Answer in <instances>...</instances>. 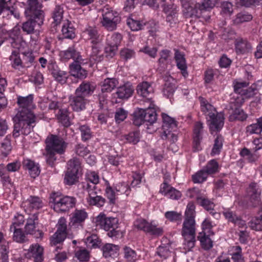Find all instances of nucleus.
Instances as JSON below:
<instances>
[{
    "mask_svg": "<svg viewBox=\"0 0 262 262\" xmlns=\"http://www.w3.org/2000/svg\"><path fill=\"white\" fill-rule=\"evenodd\" d=\"M17 102L19 107L13 118L12 136L14 138L19 137L20 134L29 135L33 130L37 118L32 112L35 107L32 94L26 97L18 96Z\"/></svg>",
    "mask_w": 262,
    "mask_h": 262,
    "instance_id": "1",
    "label": "nucleus"
},
{
    "mask_svg": "<svg viewBox=\"0 0 262 262\" xmlns=\"http://www.w3.org/2000/svg\"><path fill=\"white\" fill-rule=\"evenodd\" d=\"M195 206L189 202L185 212V219L182 225L181 235L184 238L183 249L186 252L190 251L194 247L196 239Z\"/></svg>",
    "mask_w": 262,
    "mask_h": 262,
    "instance_id": "2",
    "label": "nucleus"
},
{
    "mask_svg": "<svg viewBox=\"0 0 262 262\" xmlns=\"http://www.w3.org/2000/svg\"><path fill=\"white\" fill-rule=\"evenodd\" d=\"M95 90L94 83L84 81L76 89L73 95L70 97V105L73 111L80 112L85 108L88 102L86 97L91 96Z\"/></svg>",
    "mask_w": 262,
    "mask_h": 262,
    "instance_id": "3",
    "label": "nucleus"
},
{
    "mask_svg": "<svg viewBox=\"0 0 262 262\" xmlns=\"http://www.w3.org/2000/svg\"><path fill=\"white\" fill-rule=\"evenodd\" d=\"M60 55L63 59H72L74 60L69 67L70 72L72 76L79 79H84L86 77L88 72L80 65V63L83 61V59L75 45H73L67 50L61 51Z\"/></svg>",
    "mask_w": 262,
    "mask_h": 262,
    "instance_id": "4",
    "label": "nucleus"
},
{
    "mask_svg": "<svg viewBox=\"0 0 262 262\" xmlns=\"http://www.w3.org/2000/svg\"><path fill=\"white\" fill-rule=\"evenodd\" d=\"M201 111L206 116V119L210 122L209 128L211 134L220 132L224 125V117L221 113H217L213 105L202 96L199 97Z\"/></svg>",
    "mask_w": 262,
    "mask_h": 262,
    "instance_id": "5",
    "label": "nucleus"
},
{
    "mask_svg": "<svg viewBox=\"0 0 262 262\" xmlns=\"http://www.w3.org/2000/svg\"><path fill=\"white\" fill-rule=\"evenodd\" d=\"M67 132L63 130L58 135L50 134L46 139V150H50L59 155L63 154L68 143L66 142Z\"/></svg>",
    "mask_w": 262,
    "mask_h": 262,
    "instance_id": "6",
    "label": "nucleus"
},
{
    "mask_svg": "<svg viewBox=\"0 0 262 262\" xmlns=\"http://www.w3.org/2000/svg\"><path fill=\"white\" fill-rule=\"evenodd\" d=\"M95 223L97 226L108 231L107 235L112 238H118L122 237L123 233L117 230L118 220L116 217H107L104 214H100L96 218Z\"/></svg>",
    "mask_w": 262,
    "mask_h": 262,
    "instance_id": "7",
    "label": "nucleus"
},
{
    "mask_svg": "<svg viewBox=\"0 0 262 262\" xmlns=\"http://www.w3.org/2000/svg\"><path fill=\"white\" fill-rule=\"evenodd\" d=\"M49 202L53 204V209L55 211L66 212L74 207L76 199L73 196H62L58 192H54L50 195Z\"/></svg>",
    "mask_w": 262,
    "mask_h": 262,
    "instance_id": "8",
    "label": "nucleus"
},
{
    "mask_svg": "<svg viewBox=\"0 0 262 262\" xmlns=\"http://www.w3.org/2000/svg\"><path fill=\"white\" fill-rule=\"evenodd\" d=\"M102 13L103 18L101 23L102 26L110 31L116 30L117 25L121 21L119 13L108 6L103 7Z\"/></svg>",
    "mask_w": 262,
    "mask_h": 262,
    "instance_id": "9",
    "label": "nucleus"
},
{
    "mask_svg": "<svg viewBox=\"0 0 262 262\" xmlns=\"http://www.w3.org/2000/svg\"><path fill=\"white\" fill-rule=\"evenodd\" d=\"M42 5L38 0H27V6L25 11L26 17L44 19L45 13L42 10Z\"/></svg>",
    "mask_w": 262,
    "mask_h": 262,
    "instance_id": "10",
    "label": "nucleus"
},
{
    "mask_svg": "<svg viewBox=\"0 0 262 262\" xmlns=\"http://www.w3.org/2000/svg\"><path fill=\"white\" fill-rule=\"evenodd\" d=\"M57 227V231L50 239L52 246H55L57 244L62 242L66 237L67 226V221L64 217L59 219Z\"/></svg>",
    "mask_w": 262,
    "mask_h": 262,
    "instance_id": "11",
    "label": "nucleus"
},
{
    "mask_svg": "<svg viewBox=\"0 0 262 262\" xmlns=\"http://www.w3.org/2000/svg\"><path fill=\"white\" fill-rule=\"evenodd\" d=\"M48 70L54 79L57 82L63 84L67 82L68 73L67 72L61 70L54 61H50L48 65Z\"/></svg>",
    "mask_w": 262,
    "mask_h": 262,
    "instance_id": "12",
    "label": "nucleus"
},
{
    "mask_svg": "<svg viewBox=\"0 0 262 262\" xmlns=\"http://www.w3.org/2000/svg\"><path fill=\"white\" fill-rule=\"evenodd\" d=\"M28 19L22 24L21 29L27 34H31L38 31L37 28H40L43 24L44 19L35 18L27 17Z\"/></svg>",
    "mask_w": 262,
    "mask_h": 262,
    "instance_id": "13",
    "label": "nucleus"
},
{
    "mask_svg": "<svg viewBox=\"0 0 262 262\" xmlns=\"http://www.w3.org/2000/svg\"><path fill=\"white\" fill-rule=\"evenodd\" d=\"M248 193L253 207H257L260 204L261 190L257 183L251 182L249 185Z\"/></svg>",
    "mask_w": 262,
    "mask_h": 262,
    "instance_id": "14",
    "label": "nucleus"
},
{
    "mask_svg": "<svg viewBox=\"0 0 262 262\" xmlns=\"http://www.w3.org/2000/svg\"><path fill=\"white\" fill-rule=\"evenodd\" d=\"M88 217V214L84 210L76 209L70 217L69 226L72 228L82 227L84 221Z\"/></svg>",
    "mask_w": 262,
    "mask_h": 262,
    "instance_id": "15",
    "label": "nucleus"
},
{
    "mask_svg": "<svg viewBox=\"0 0 262 262\" xmlns=\"http://www.w3.org/2000/svg\"><path fill=\"white\" fill-rule=\"evenodd\" d=\"M183 8V13L186 18L193 16L200 17V12L199 9L196 8V4L194 6L190 0H180Z\"/></svg>",
    "mask_w": 262,
    "mask_h": 262,
    "instance_id": "16",
    "label": "nucleus"
},
{
    "mask_svg": "<svg viewBox=\"0 0 262 262\" xmlns=\"http://www.w3.org/2000/svg\"><path fill=\"white\" fill-rule=\"evenodd\" d=\"M83 35L87 39L91 40L93 45H96L102 40V36L95 26H86L83 31Z\"/></svg>",
    "mask_w": 262,
    "mask_h": 262,
    "instance_id": "17",
    "label": "nucleus"
},
{
    "mask_svg": "<svg viewBox=\"0 0 262 262\" xmlns=\"http://www.w3.org/2000/svg\"><path fill=\"white\" fill-rule=\"evenodd\" d=\"M160 192L168 198L178 200L181 198V192L169 185L166 182H163L161 185Z\"/></svg>",
    "mask_w": 262,
    "mask_h": 262,
    "instance_id": "18",
    "label": "nucleus"
},
{
    "mask_svg": "<svg viewBox=\"0 0 262 262\" xmlns=\"http://www.w3.org/2000/svg\"><path fill=\"white\" fill-rule=\"evenodd\" d=\"M165 83L163 85L162 92L163 95L169 99H171L177 89L176 81L171 76L164 77Z\"/></svg>",
    "mask_w": 262,
    "mask_h": 262,
    "instance_id": "19",
    "label": "nucleus"
},
{
    "mask_svg": "<svg viewBox=\"0 0 262 262\" xmlns=\"http://www.w3.org/2000/svg\"><path fill=\"white\" fill-rule=\"evenodd\" d=\"M134 91V89L132 84L129 82H126L117 88L115 94L119 99H127L132 96Z\"/></svg>",
    "mask_w": 262,
    "mask_h": 262,
    "instance_id": "20",
    "label": "nucleus"
},
{
    "mask_svg": "<svg viewBox=\"0 0 262 262\" xmlns=\"http://www.w3.org/2000/svg\"><path fill=\"white\" fill-rule=\"evenodd\" d=\"M197 203L207 211H210V214L214 218L218 219L220 215L219 213L214 211L215 205L210 200L204 196H198L196 198Z\"/></svg>",
    "mask_w": 262,
    "mask_h": 262,
    "instance_id": "21",
    "label": "nucleus"
},
{
    "mask_svg": "<svg viewBox=\"0 0 262 262\" xmlns=\"http://www.w3.org/2000/svg\"><path fill=\"white\" fill-rule=\"evenodd\" d=\"M136 90L138 95L148 99H151V96L154 93V89L151 83L147 81H143L138 84Z\"/></svg>",
    "mask_w": 262,
    "mask_h": 262,
    "instance_id": "22",
    "label": "nucleus"
},
{
    "mask_svg": "<svg viewBox=\"0 0 262 262\" xmlns=\"http://www.w3.org/2000/svg\"><path fill=\"white\" fill-rule=\"evenodd\" d=\"M235 52L238 54H244L250 51L251 46L250 43L245 39L237 37L234 41Z\"/></svg>",
    "mask_w": 262,
    "mask_h": 262,
    "instance_id": "23",
    "label": "nucleus"
},
{
    "mask_svg": "<svg viewBox=\"0 0 262 262\" xmlns=\"http://www.w3.org/2000/svg\"><path fill=\"white\" fill-rule=\"evenodd\" d=\"M23 167L28 169L31 177L35 178L37 177L40 172L39 167L38 164L29 159H25L23 162Z\"/></svg>",
    "mask_w": 262,
    "mask_h": 262,
    "instance_id": "24",
    "label": "nucleus"
},
{
    "mask_svg": "<svg viewBox=\"0 0 262 262\" xmlns=\"http://www.w3.org/2000/svg\"><path fill=\"white\" fill-rule=\"evenodd\" d=\"M162 117L163 120L162 129L163 132H164V134H168L170 129L177 130V124L173 118H171L166 114H162Z\"/></svg>",
    "mask_w": 262,
    "mask_h": 262,
    "instance_id": "25",
    "label": "nucleus"
},
{
    "mask_svg": "<svg viewBox=\"0 0 262 262\" xmlns=\"http://www.w3.org/2000/svg\"><path fill=\"white\" fill-rule=\"evenodd\" d=\"M62 38L72 39L76 36L75 29L71 21L68 20L63 23L62 27Z\"/></svg>",
    "mask_w": 262,
    "mask_h": 262,
    "instance_id": "26",
    "label": "nucleus"
},
{
    "mask_svg": "<svg viewBox=\"0 0 262 262\" xmlns=\"http://www.w3.org/2000/svg\"><path fill=\"white\" fill-rule=\"evenodd\" d=\"M174 59L176 60L178 68L181 70L182 74L184 77L188 75L186 71L187 66L184 55L181 53L179 50H175Z\"/></svg>",
    "mask_w": 262,
    "mask_h": 262,
    "instance_id": "27",
    "label": "nucleus"
},
{
    "mask_svg": "<svg viewBox=\"0 0 262 262\" xmlns=\"http://www.w3.org/2000/svg\"><path fill=\"white\" fill-rule=\"evenodd\" d=\"M38 220V215L35 213L30 215L27 219L25 226V232L27 234H34Z\"/></svg>",
    "mask_w": 262,
    "mask_h": 262,
    "instance_id": "28",
    "label": "nucleus"
},
{
    "mask_svg": "<svg viewBox=\"0 0 262 262\" xmlns=\"http://www.w3.org/2000/svg\"><path fill=\"white\" fill-rule=\"evenodd\" d=\"M10 231L13 232V239L14 241L19 243H24L28 241L22 229L16 228L14 225L10 226Z\"/></svg>",
    "mask_w": 262,
    "mask_h": 262,
    "instance_id": "29",
    "label": "nucleus"
},
{
    "mask_svg": "<svg viewBox=\"0 0 262 262\" xmlns=\"http://www.w3.org/2000/svg\"><path fill=\"white\" fill-rule=\"evenodd\" d=\"M70 112L67 108H59L56 117L59 122L64 127H69L71 125V118L69 116Z\"/></svg>",
    "mask_w": 262,
    "mask_h": 262,
    "instance_id": "30",
    "label": "nucleus"
},
{
    "mask_svg": "<svg viewBox=\"0 0 262 262\" xmlns=\"http://www.w3.org/2000/svg\"><path fill=\"white\" fill-rule=\"evenodd\" d=\"M118 81L115 78H106L101 83V91L103 93H108L116 86Z\"/></svg>",
    "mask_w": 262,
    "mask_h": 262,
    "instance_id": "31",
    "label": "nucleus"
},
{
    "mask_svg": "<svg viewBox=\"0 0 262 262\" xmlns=\"http://www.w3.org/2000/svg\"><path fill=\"white\" fill-rule=\"evenodd\" d=\"M103 255L106 258L114 257L117 255L118 246L112 244H106L102 248Z\"/></svg>",
    "mask_w": 262,
    "mask_h": 262,
    "instance_id": "32",
    "label": "nucleus"
},
{
    "mask_svg": "<svg viewBox=\"0 0 262 262\" xmlns=\"http://www.w3.org/2000/svg\"><path fill=\"white\" fill-rule=\"evenodd\" d=\"M144 123L146 122L149 124H152L157 120V113L154 108L149 106L148 108L143 109Z\"/></svg>",
    "mask_w": 262,
    "mask_h": 262,
    "instance_id": "33",
    "label": "nucleus"
},
{
    "mask_svg": "<svg viewBox=\"0 0 262 262\" xmlns=\"http://www.w3.org/2000/svg\"><path fill=\"white\" fill-rule=\"evenodd\" d=\"M31 209H39L42 207L43 203L40 198L38 196H30L25 203Z\"/></svg>",
    "mask_w": 262,
    "mask_h": 262,
    "instance_id": "34",
    "label": "nucleus"
},
{
    "mask_svg": "<svg viewBox=\"0 0 262 262\" xmlns=\"http://www.w3.org/2000/svg\"><path fill=\"white\" fill-rule=\"evenodd\" d=\"M216 2L217 0H203L201 3H196V8L199 9L200 16L204 12L209 11L213 8L215 6Z\"/></svg>",
    "mask_w": 262,
    "mask_h": 262,
    "instance_id": "35",
    "label": "nucleus"
},
{
    "mask_svg": "<svg viewBox=\"0 0 262 262\" xmlns=\"http://www.w3.org/2000/svg\"><path fill=\"white\" fill-rule=\"evenodd\" d=\"M82 188L88 194L87 199H94L98 196V190L94 184H90L89 183H83Z\"/></svg>",
    "mask_w": 262,
    "mask_h": 262,
    "instance_id": "36",
    "label": "nucleus"
},
{
    "mask_svg": "<svg viewBox=\"0 0 262 262\" xmlns=\"http://www.w3.org/2000/svg\"><path fill=\"white\" fill-rule=\"evenodd\" d=\"M262 132V117L257 119L255 123L248 125L246 127V132L250 135L258 134Z\"/></svg>",
    "mask_w": 262,
    "mask_h": 262,
    "instance_id": "37",
    "label": "nucleus"
},
{
    "mask_svg": "<svg viewBox=\"0 0 262 262\" xmlns=\"http://www.w3.org/2000/svg\"><path fill=\"white\" fill-rule=\"evenodd\" d=\"M232 114L229 116V120L231 121L238 120L243 121L245 120L248 116L244 112L243 110L239 108L233 109Z\"/></svg>",
    "mask_w": 262,
    "mask_h": 262,
    "instance_id": "38",
    "label": "nucleus"
},
{
    "mask_svg": "<svg viewBox=\"0 0 262 262\" xmlns=\"http://www.w3.org/2000/svg\"><path fill=\"white\" fill-rule=\"evenodd\" d=\"M198 239L201 243L202 248L204 250H208L210 249L212 246V241L208 235H206L205 233H200V235L198 236Z\"/></svg>",
    "mask_w": 262,
    "mask_h": 262,
    "instance_id": "39",
    "label": "nucleus"
},
{
    "mask_svg": "<svg viewBox=\"0 0 262 262\" xmlns=\"http://www.w3.org/2000/svg\"><path fill=\"white\" fill-rule=\"evenodd\" d=\"M224 138L221 135H217L214 139L213 146L212 147L211 155L214 156L219 155L223 147Z\"/></svg>",
    "mask_w": 262,
    "mask_h": 262,
    "instance_id": "40",
    "label": "nucleus"
},
{
    "mask_svg": "<svg viewBox=\"0 0 262 262\" xmlns=\"http://www.w3.org/2000/svg\"><path fill=\"white\" fill-rule=\"evenodd\" d=\"M126 24L130 29L133 31H137L141 30L145 25V23L143 21H141L130 17L127 19Z\"/></svg>",
    "mask_w": 262,
    "mask_h": 262,
    "instance_id": "41",
    "label": "nucleus"
},
{
    "mask_svg": "<svg viewBox=\"0 0 262 262\" xmlns=\"http://www.w3.org/2000/svg\"><path fill=\"white\" fill-rule=\"evenodd\" d=\"M67 170L78 173L81 169V162L77 158H73L68 162Z\"/></svg>",
    "mask_w": 262,
    "mask_h": 262,
    "instance_id": "42",
    "label": "nucleus"
},
{
    "mask_svg": "<svg viewBox=\"0 0 262 262\" xmlns=\"http://www.w3.org/2000/svg\"><path fill=\"white\" fill-rule=\"evenodd\" d=\"M231 251L232 252L230 255L234 262H242L244 261V258L242 254V248L239 246H233Z\"/></svg>",
    "mask_w": 262,
    "mask_h": 262,
    "instance_id": "43",
    "label": "nucleus"
},
{
    "mask_svg": "<svg viewBox=\"0 0 262 262\" xmlns=\"http://www.w3.org/2000/svg\"><path fill=\"white\" fill-rule=\"evenodd\" d=\"M124 257L127 262H135L138 258L135 250L131 248L124 246L123 247Z\"/></svg>",
    "mask_w": 262,
    "mask_h": 262,
    "instance_id": "44",
    "label": "nucleus"
},
{
    "mask_svg": "<svg viewBox=\"0 0 262 262\" xmlns=\"http://www.w3.org/2000/svg\"><path fill=\"white\" fill-rule=\"evenodd\" d=\"M15 0H0V14L5 11H10L13 13V5Z\"/></svg>",
    "mask_w": 262,
    "mask_h": 262,
    "instance_id": "45",
    "label": "nucleus"
},
{
    "mask_svg": "<svg viewBox=\"0 0 262 262\" xmlns=\"http://www.w3.org/2000/svg\"><path fill=\"white\" fill-rule=\"evenodd\" d=\"M252 15L246 11H242L237 13L235 18L234 19V23L236 24H242L247 22L252 19Z\"/></svg>",
    "mask_w": 262,
    "mask_h": 262,
    "instance_id": "46",
    "label": "nucleus"
},
{
    "mask_svg": "<svg viewBox=\"0 0 262 262\" xmlns=\"http://www.w3.org/2000/svg\"><path fill=\"white\" fill-rule=\"evenodd\" d=\"M78 128L81 133V139L83 141L90 140L92 137V132L90 127L87 125H81L78 123Z\"/></svg>",
    "mask_w": 262,
    "mask_h": 262,
    "instance_id": "47",
    "label": "nucleus"
},
{
    "mask_svg": "<svg viewBox=\"0 0 262 262\" xmlns=\"http://www.w3.org/2000/svg\"><path fill=\"white\" fill-rule=\"evenodd\" d=\"M219 164L215 160H211L203 168L207 175L212 174L218 171Z\"/></svg>",
    "mask_w": 262,
    "mask_h": 262,
    "instance_id": "48",
    "label": "nucleus"
},
{
    "mask_svg": "<svg viewBox=\"0 0 262 262\" xmlns=\"http://www.w3.org/2000/svg\"><path fill=\"white\" fill-rule=\"evenodd\" d=\"M144 111L142 108L136 110L133 116V122L136 126H140L144 123V118L143 115Z\"/></svg>",
    "mask_w": 262,
    "mask_h": 262,
    "instance_id": "49",
    "label": "nucleus"
},
{
    "mask_svg": "<svg viewBox=\"0 0 262 262\" xmlns=\"http://www.w3.org/2000/svg\"><path fill=\"white\" fill-rule=\"evenodd\" d=\"M63 7L60 5H57L55 7L53 12V18L55 25L59 24L63 18Z\"/></svg>",
    "mask_w": 262,
    "mask_h": 262,
    "instance_id": "50",
    "label": "nucleus"
},
{
    "mask_svg": "<svg viewBox=\"0 0 262 262\" xmlns=\"http://www.w3.org/2000/svg\"><path fill=\"white\" fill-rule=\"evenodd\" d=\"M122 40V35L119 33H113L111 35H107L106 38V44L113 45L118 47Z\"/></svg>",
    "mask_w": 262,
    "mask_h": 262,
    "instance_id": "51",
    "label": "nucleus"
},
{
    "mask_svg": "<svg viewBox=\"0 0 262 262\" xmlns=\"http://www.w3.org/2000/svg\"><path fill=\"white\" fill-rule=\"evenodd\" d=\"M10 136H7L1 143V150L2 154L6 157L11 150Z\"/></svg>",
    "mask_w": 262,
    "mask_h": 262,
    "instance_id": "52",
    "label": "nucleus"
},
{
    "mask_svg": "<svg viewBox=\"0 0 262 262\" xmlns=\"http://www.w3.org/2000/svg\"><path fill=\"white\" fill-rule=\"evenodd\" d=\"M248 224L251 229L262 231V214L252 219Z\"/></svg>",
    "mask_w": 262,
    "mask_h": 262,
    "instance_id": "53",
    "label": "nucleus"
},
{
    "mask_svg": "<svg viewBox=\"0 0 262 262\" xmlns=\"http://www.w3.org/2000/svg\"><path fill=\"white\" fill-rule=\"evenodd\" d=\"M78 174L67 170L64 179L65 184L70 186L75 184L78 180Z\"/></svg>",
    "mask_w": 262,
    "mask_h": 262,
    "instance_id": "54",
    "label": "nucleus"
},
{
    "mask_svg": "<svg viewBox=\"0 0 262 262\" xmlns=\"http://www.w3.org/2000/svg\"><path fill=\"white\" fill-rule=\"evenodd\" d=\"M91 58L95 62H100L103 59L100 48L96 45L92 46Z\"/></svg>",
    "mask_w": 262,
    "mask_h": 262,
    "instance_id": "55",
    "label": "nucleus"
},
{
    "mask_svg": "<svg viewBox=\"0 0 262 262\" xmlns=\"http://www.w3.org/2000/svg\"><path fill=\"white\" fill-rule=\"evenodd\" d=\"M208 176L205 170L202 169L192 176V180L194 183H202L206 180Z\"/></svg>",
    "mask_w": 262,
    "mask_h": 262,
    "instance_id": "56",
    "label": "nucleus"
},
{
    "mask_svg": "<svg viewBox=\"0 0 262 262\" xmlns=\"http://www.w3.org/2000/svg\"><path fill=\"white\" fill-rule=\"evenodd\" d=\"M6 85V80L5 79L0 77V108H3L7 104L6 98L3 93L5 91Z\"/></svg>",
    "mask_w": 262,
    "mask_h": 262,
    "instance_id": "57",
    "label": "nucleus"
},
{
    "mask_svg": "<svg viewBox=\"0 0 262 262\" xmlns=\"http://www.w3.org/2000/svg\"><path fill=\"white\" fill-rule=\"evenodd\" d=\"M22 60L23 67H30L34 60V56L32 52H25L23 54Z\"/></svg>",
    "mask_w": 262,
    "mask_h": 262,
    "instance_id": "58",
    "label": "nucleus"
},
{
    "mask_svg": "<svg viewBox=\"0 0 262 262\" xmlns=\"http://www.w3.org/2000/svg\"><path fill=\"white\" fill-rule=\"evenodd\" d=\"M260 0H238L236 4L237 7L250 8L260 4Z\"/></svg>",
    "mask_w": 262,
    "mask_h": 262,
    "instance_id": "59",
    "label": "nucleus"
},
{
    "mask_svg": "<svg viewBox=\"0 0 262 262\" xmlns=\"http://www.w3.org/2000/svg\"><path fill=\"white\" fill-rule=\"evenodd\" d=\"M124 138L127 142L136 144L140 140V133L138 131L130 132L125 135Z\"/></svg>",
    "mask_w": 262,
    "mask_h": 262,
    "instance_id": "60",
    "label": "nucleus"
},
{
    "mask_svg": "<svg viewBox=\"0 0 262 262\" xmlns=\"http://www.w3.org/2000/svg\"><path fill=\"white\" fill-rule=\"evenodd\" d=\"M221 13L223 15H230L233 11V5L229 2H223L221 5Z\"/></svg>",
    "mask_w": 262,
    "mask_h": 262,
    "instance_id": "61",
    "label": "nucleus"
},
{
    "mask_svg": "<svg viewBox=\"0 0 262 262\" xmlns=\"http://www.w3.org/2000/svg\"><path fill=\"white\" fill-rule=\"evenodd\" d=\"M245 98L241 95H237V96H233L232 101H231V108L232 110L239 108L243 104Z\"/></svg>",
    "mask_w": 262,
    "mask_h": 262,
    "instance_id": "62",
    "label": "nucleus"
},
{
    "mask_svg": "<svg viewBox=\"0 0 262 262\" xmlns=\"http://www.w3.org/2000/svg\"><path fill=\"white\" fill-rule=\"evenodd\" d=\"M10 60L12 62V67L15 69H18L19 67H23V60L17 56V52L15 51L12 52L10 57Z\"/></svg>",
    "mask_w": 262,
    "mask_h": 262,
    "instance_id": "63",
    "label": "nucleus"
},
{
    "mask_svg": "<svg viewBox=\"0 0 262 262\" xmlns=\"http://www.w3.org/2000/svg\"><path fill=\"white\" fill-rule=\"evenodd\" d=\"M87 181L85 183H89L90 184L96 185L99 182V177L97 173L93 171L88 172L86 174Z\"/></svg>",
    "mask_w": 262,
    "mask_h": 262,
    "instance_id": "64",
    "label": "nucleus"
}]
</instances>
